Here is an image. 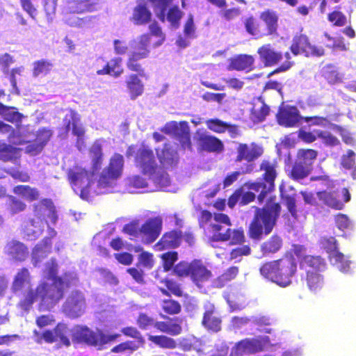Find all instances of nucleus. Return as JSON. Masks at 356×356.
I'll return each mask as SVG.
<instances>
[{
    "label": "nucleus",
    "instance_id": "obj_16",
    "mask_svg": "<svg viewBox=\"0 0 356 356\" xmlns=\"http://www.w3.org/2000/svg\"><path fill=\"white\" fill-rule=\"evenodd\" d=\"M87 304L83 293L79 291H72L64 302L62 311L70 318H77L84 314Z\"/></svg>",
    "mask_w": 356,
    "mask_h": 356
},
{
    "label": "nucleus",
    "instance_id": "obj_49",
    "mask_svg": "<svg viewBox=\"0 0 356 356\" xmlns=\"http://www.w3.org/2000/svg\"><path fill=\"white\" fill-rule=\"evenodd\" d=\"M15 194L22 195L23 197L30 201L36 200L39 197V192L35 188H32L29 186H17L14 188Z\"/></svg>",
    "mask_w": 356,
    "mask_h": 356
},
{
    "label": "nucleus",
    "instance_id": "obj_7",
    "mask_svg": "<svg viewBox=\"0 0 356 356\" xmlns=\"http://www.w3.org/2000/svg\"><path fill=\"white\" fill-rule=\"evenodd\" d=\"M102 0H66L62 9L63 20L65 24L81 28V17L75 14L92 13L101 7Z\"/></svg>",
    "mask_w": 356,
    "mask_h": 356
},
{
    "label": "nucleus",
    "instance_id": "obj_62",
    "mask_svg": "<svg viewBox=\"0 0 356 356\" xmlns=\"http://www.w3.org/2000/svg\"><path fill=\"white\" fill-rule=\"evenodd\" d=\"M252 250L249 245H241L239 247L232 249L229 252L230 259H238L243 256H248L251 254Z\"/></svg>",
    "mask_w": 356,
    "mask_h": 356
},
{
    "label": "nucleus",
    "instance_id": "obj_57",
    "mask_svg": "<svg viewBox=\"0 0 356 356\" xmlns=\"http://www.w3.org/2000/svg\"><path fill=\"white\" fill-rule=\"evenodd\" d=\"M206 125L207 129L216 133H224L225 132V126L226 122L222 121L218 118H211L206 121Z\"/></svg>",
    "mask_w": 356,
    "mask_h": 356
},
{
    "label": "nucleus",
    "instance_id": "obj_13",
    "mask_svg": "<svg viewBox=\"0 0 356 356\" xmlns=\"http://www.w3.org/2000/svg\"><path fill=\"white\" fill-rule=\"evenodd\" d=\"M162 228V220L159 217L149 219L139 229L136 223H131L124 227V232L130 236H136L143 234L144 242L153 243L159 236Z\"/></svg>",
    "mask_w": 356,
    "mask_h": 356
},
{
    "label": "nucleus",
    "instance_id": "obj_29",
    "mask_svg": "<svg viewBox=\"0 0 356 356\" xmlns=\"http://www.w3.org/2000/svg\"><path fill=\"white\" fill-rule=\"evenodd\" d=\"M157 156L159 161L163 165L168 168L177 163V147H173L170 145H165L164 148L160 152L156 149Z\"/></svg>",
    "mask_w": 356,
    "mask_h": 356
},
{
    "label": "nucleus",
    "instance_id": "obj_39",
    "mask_svg": "<svg viewBox=\"0 0 356 356\" xmlns=\"http://www.w3.org/2000/svg\"><path fill=\"white\" fill-rule=\"evenodd\" d=\"M322 76L332 85L340 83L343 79V75L338 71L337 67L330 64L323 67Z\"/></svg>",
    "mask_w": 356,
    "mask_h": 356
},
{
    "label": "nucleus",
    "instance_id": "obj_21",
    "mask_svg": "<svg viewBox=\"0 0 356 356\" xmlns=\"http://www.w3.org/2000/svg\"><path fill=\"white\" fill-rule=\"evenodd\" d=\"M34 216L44 220L46 224L50 222L54 225L58 220L55 207L49 199H44L34 205Z\"/></svg>",
    "mask_w": 356,
    "mask_h": 356
},
{
    "label": "nucleus",
    "instance_id": "obj_56",
    "mask_svg": "<svg viewBox=\"0 0 356 356\" xmlns=\"http://www.w3.org/2000/svg\"><path fill=\"white\" fill-rule=\"evenodd\" d=\"M318 138L322 139L324 144L330 146H336L340 143L338 138L329 131L316 130Z\"/></svg>",
    "mask_w": 356,
    "mask_h": 356
},
{
    "label": "nucleus",
    "instance_id": "obj_54",
    "mask_svg": "<svg viewBox=\"0 0 356 356\" xmlns=\"http://www.w3.org/2000/svg\"><path fill=\"white\" fill-rule=\"evenodd\" d=\"M200 227L204 228L211 232L208 227L211 224L215 222L214 214L212 215L211 212L208 210H202L200 213L198 218Z\"/></svg>",
    "mask_w": 356,
    "mask_h": 356
},
{
    "label": "nucleus",
    "instance_id": "obj_5",
    "mask_svg": "<svg viewBox=\"0 0 356 356\" xmlns=\"http://www.w3.org/2000/svg\"><path fill=\"white\" fill-rule=\"evenodd\" d=\"M68 179L76 194L83 200H88L92 194H102L97 186V177L94 172L86 170L84 168L76 165L70 168L67 172Z\"/></svg>",
    "mask_w": 356,
    "mask_h": 356
},
{
    "label": "nucleus",
    "instance_id": "obj_38",
    "mask_svg": "<svg viewBox=\"0 0 356 356\" xmlns=\"http://www.w3.org/2000/svg\"><path fill=\"white\" fill-rule=\"evenodd\" d=\"M330 261L343 273H347L350 270L351 261L339 250L330 255Z\"/></svg>",
    "mask_w": 356,
    "mask_h": 356
},
{
    "label": "nucleus",
    "instance_id": "obj_20",
    "mask_svg": "<svg viewBox=\"0 0 356 356\" xmlns=\"http://www.w3.org/2000/svg\"><path fill=\"white\" fill-rule=\"evenodd\" d=\"M204 308L202 325L206 330L218 333L222 329V319L217 309L212 303L206 304Z\"/></svg>",
    "mask_w": 356,
    "mask_h": 356
},
{
    "label": "nucleus",
    "instance_id": "obj_26",
    "mask_svg": "<svg viewBox=\"0 0 356 356\" xmlns=\"http://www.w3.org/2000/svg\"><path fill=\"white\" fill-rule=\"evenodd\" d=\"M4 252L15 261H23L28 256L26 247L21 242L13 240L9 241L4 248Z\"/></svg>",
    "mask_w": 356,
    "mask_h": 356
},
{
    "label": "nucleus",
    "instance_id": "obj_10",
    "mask_svg": "<svg viewBox=\"0 0 356 356\" xmlns=\"http://www.w3.org/2000/svg\"><path fill=\"white\" fill-rule=\"evenodd\" d=\"M152 37L149 35H143L129 42L131 51L127 61V67L131 71L139 73L143 72V69L138 60L146 58L149 54V46Z\"/></svg>",
    "mask_w": 356,
    "mask_h": 356
},
{
    "label": "nucleus",
    "instance_id": "obj_3",
    "mask_svg": "<svg viewBox=\"0 0 356 356\" xmlns=\"http://www.w3.org/2000/svg\"><path fill=\"white\" fill-rule=\"evenodd\" d=\"M281 205L277 202L267 204L264 208L255 207L252 219L248 229V236L254 241H259L273 231L280 216Z\"/></svg>",
    "mask_w": 356,
    "mask_h": 356
},
{
    "label": "nucleus",
    "instance_id": "obj_19",
    "mask_svg": "<svg viewBox=\"0 0 356 356\" xmlns=\"http://www.w3.org/2000/svg\"><path fill=\"white\" fill-rule=\"evenodd\" d=\"M63 122L65 133H67L70 130V125L71 124H72V134L77 137L76 147L79 151H82L86 147L83 141L85 131L77 118V114L74 111H70L66 114L63 120Z\"/></svg>",
    "mask_w": 356,
    "mask_h": 356
},
{
    "label": "nucleus",
    "instance_id": "obj_45",
    "mask_svg": "<svg viewBox=\"0 0 356 356\" xmlns=\"http://www.w3.org/2000/svg\"><path fill=\"white\" fill-rule=\"evenodd\" d=\"M55 336L57 341H60L66 346L70 345V338H72V328H70L65 323H59L55 328Z\"/></svg>",
    "mask_w": 356,
    "mask_h": 356
},
{
    "label": "nucleus",
    "instance_id": "obj_23",
    "mask_svg": "<svg viewBox=\"0 0 356 356\" xmlns=\"http://www.w3.org/2000/svg\"><path fill=\"white\" fill-rule=\"evenodd\" d=\"M254 58L250 54H240L229 58L227 70L229 71H246L253 70Z\"/></svg>",
    "mask_w": 356,
    "mask_h": 356
},
{
    "label": "nucleus",
    "instance_id": "obj_18",
    "mask_svg": "<svg viewBox=\"0 0 356 356\" xmlns=\"http://www.w3.org/2000/svg\"><path fill=\"white\" fill-rule=\"evenodd\" d=\"M278 124L284 127H294L302 119L300 111L296 106L285 105L280 106L275 115Z\"/></svg>",
    "mask_w": 356,
    "mask_h": 356
},
{
    "label": "nucleus",
    "instance_id": "obj_17",
    "mask_svg": "<svg viewBox=\"0 0 356 356\" xmlns=\"http://www.w3.org/2000/svg\"><path fill=\"white\" fill-rule=\"evenodd\" d=\"M157 17L162 22L165 20L173 26L178 25V7H170L172 0H149Z\"/></svg>",
    "mask_w": 356,
    "mask_h": 356
},
{
    "label": "nucleus",
    "instance_id": "obj_4",
    "mask_svg": "<svg viewBox=\"0 0 356 356\" xmlns=\"http://www.w3.org/2000/svg\"><path fill=\"white\" fill-rule=\"evenodd\" d=\"M136 165L149 177L156 188H163L170 183L168 175L158 164L152 149L144 145L137 151L135 156Z\"/></svg>",
    "mask_w": 356,
    "mask_h": 356
},
{
    "label": "nucleus",
    "instance_id": "obj_2",
    "mask_svg": "<svg viewBox=\"0 0 356 356\" xmlns=\"http://www.w3.org/2000/svg\"><path fill=\"white\" fill-rule=\"evenodd\" d=\"M297 269L298 264L294 255L288 253L276 260L262 264L259 268V273L270 282L281 287H286L292 283Z\"/></svg>",
    "mask_w": 356,
    "mask_h": 356
},
{
    "label": "nucleus",
    "instance_id": "obj_47",
    "mask_svg": "<svg viewBox=\"0 0 356 356\" xmlns=\"http://www.w3.org/2000/svg\"><path fill=\"white\" fill-rule=\"evenodd\" d=\"M319 244L328 254L330 259V255L334 254L339 250L338 243L334 236H323L319 240Z\"/></svg>",
    "mask_w": 356,
    "mask_h": 356
},
{
    "label": "nucleus",
    "instance_id": "obj_35",
    "mask_svg": "<svg viewBox=\"0 0 356 356\" xmlns=\"http://www.w3.org/2000/svg\"><path fill=\"white\" fill-rule=\"evenodd\" d=\"M270 111V106L261 100L259 104H253L250 111V118L253 122H264Z\"/></svg>",
    "mask_w": 356,
    "mask_h": 356
},
{
    "label": "nucleus",
    "instance_id": "obj_33",
    "mask_svg": "<svg viewBox=\"0 0 356 356\" xmlns=\"http://www.w3.org/2000/svg\"><path fill=\"white\" fill-rule=\"evenodd\" d=\"M45 225L44 220L35 217L25 226L24 232L31 240L35 239L42 234Z\"/></svg>",
    "mask_w": 356,
    "mask_h": 356
},
{
    "label": "nucleus",
    "instance_id": "obj_31",
    "mask_svg": "<svg viewBox=\"0 0 356 356\" xmlns=\"http://www.w3.org/2000/svg\"><path fill=\"white\" fill-rule=\"evenodd\" d=\"M283 247V239L277 235H273L264 241L261 245L260 250L264 256L276 254Z\"/></svg>",
    "mask_w": 356,
    "mask_h": 356
},
{
    "label": "nucleus",
    "instance_id": "obj_14",
    "mask_svg": "<svg viewBox=\"0 0 356 356\" xmlns=\"http://www.w3.org/2000/svg\"><path fill=\"white\" fill-rule=\"evenodd\" d=\"M179 277H190L193 282L198 284L209 280L212 273L200 259H194L191 262H179Z\"/></svg>",
    "mask_w": 356,
    "mask_h": 356
},
{
    "label": "nucleus",
    "instance_id": "obj_55",
    "mask_svg": "<svg viewBox=\"0 0 356 356\" xmlns=\"http://www.w3.org/2000/svg\"><path fill=\"white\" fill-rule=\"evenodd\" d=\"M327 19L335 26H343L347 24V17L341 11L334 10L330 13Z\"/></svg>",
    "mask_w": 356,
    "mask_h": 356
},
{
    "label": "nucleus",
    "instance_id": "obj_60",
    "mask_svg": "<svg viewBox=\"0 0 356 356\" xmlns=\"http://www.w3.org/2000/svg\"><path fill=\"white\" fill-rule=\"evenodd\" d=\"M122 61V59L121 58L117 57L111 59L107 63L108 67L112 73V76L118 77L122 73L123 69L121 66Z\"/></svg>",
    "mask_w": 356,
    "mask_h": 356
},
{
    "label": "nucleus",
    "instance_id": "obj_40",
    "mask_svg": "<svg viewBox=\"0 0 356 356\" xmlns=\"http://www.w3.org/2000/svg\"><path fill=\"white\" fill-rule=\"evenodd\" d=\"M127 85L132 99H136L143 94L144 86L137 75H130L127 81Z\"/></svg>",
    "mask_w": 356,
    "mask_h": 356
},
{
    "label": "nucleus",
    "instance_id": "obj_12",
    "mask_svg": "<svg viewBox=\"0 0 356 356\" xmlns=\"http://www.w3.org/2000/svg\"><path fill=\"white\" fill-rule=\"evenodd\" d=\"M289 49L295 56L302 54L307 58L323 57L325 53L323 46L312 44L308 35L302 33L294 35Z\"/></svg>",
    "mask_w": 356,
    "mask_h": 356
},
{
    "label": "nucleus",
    "instance_id": "obj_36",
    "mask_svg": "<svg viewBox=\"0 0 356 356\" xmlns=\"http://www.w3.org/2000/svg\"><path fill=\"white\" fill-rule=\"evenodd\" d=\"M178 245V232L177 231H172L169 233H166L154 245L156 250L161 251L164 249L175 248Z\"/></svg>",
    "mask_w": 356,
    "mask_h": 356
},
{
    "label": "nucleus",
    "instance_id": "obj_22",
    "mask_svg": "<svg viewBox=\"0 0 356 356\" xmlns=\"http://www.w3.org/2000/svg\"><path fill=\"white\" fill-rule=\"evenodd\" d=\"M237 155L235 162H241L245 160L246 162H253L254 160L259 158L263 154V149L259 145L252 143L248 145L246 143H240L236 148Z\"/></svg>",
    "mask_w": 356,
    "mask_h": 356
},
{
    "label": "nucleus",
    "instance_id": "obj_42",
    "mask_svg": "<svg viewBox=\"0 0 356 356\" xmlns=\"http://www.w3.org/2000/svg\"><path fill=\"white\" fill-rule=\"evenodd\" d=\"M318 156V152L312 149H300L297 152V159L300 162L312 170V164Z\"/></svg>",
    "mask_w": 356,
    "mask_h": 356
},
{
    "label": "nucleus",
    "instance_id": "obj_48",
    "mask_svg": "<svg viewBox=\"0 0 356 356\" xmlns=\"http://www.w3.org/2000/svg\"><path fill=\"white\" fill-rule=\"evenodd\" d=\"M163 260V268L165 271L171 270L174 275L178 274V265H175L177 260V253L176 252H169L162 255Z\"/></svg>",
    "mask_w": 356,
    "mask_h": 356
},
{
    "label": "nucleus",
    "instance_id": "obj_37",
    "mask_svg": "<svg viewBox=\"0 0 356 356\" xmlns=\"http://www.w3.org/2000/svg\"><path fill=\"white\" fill-rule=\"evenodd\" d=\"M152 14L145 4L140 3L135 7L132 20L135 24H144L150 21Z\"/></svg>",
    "mask_w": 356,
    "mask_h": 356
},
{
    "label": "nucleus",
    "instance_id": "obj_63",
    "mask_svg": "<svg viewBox=\"0 0 356 356\" xmlns=\"http://www.w3.org/2000/svg\"><path fill=\"white\" fill-rule=\"evenodd\" d=\"M302 120H304L306 123H309V125L325 126L330 122V116H306L302 117Z\"/></svg>",
    "mask_w": 356,
    "mask_h": 356
},
{
    "label": "nucleus",
    "instance_id": "obj_51",
    "mask_svg": "<svg viewBox=\"0 0 356 356\" xmlns=\"http://www.w3.org/2000/svg\"><path fill=\"white\" fill-rule=\"evenodd\" d=\"M239 272V268L236 266L229 267L228 269L225 270L221 275L217 277L218 285L220 287H223V286L233 280V279L236 278Z\"/></svg>",
    "mask_w": 356,
    "mask_h": 356
},
{
    "label": "nucleus",
    "instance_id": "obj_34",
    "mask_svg": "<svg viewBox=\"0 0 356 356\" xmlns=\"http://www.w3.org/2000/svg\"><path fill=\"white\" fill-rule=\"evenodd\" d=\"M51 243L49 239L45 238L42 243L38 244L33 250L32 263L34 266H38L42 259L50 252Z\"/></svg>",
    "mask_w": 356,
    "mask_h": 356
},
{
    "label": "nucleus",
    "instance_id": "obj_11",
    "mask_svg": "<svg viewBox=\"0 0 356 356\" xmlns=\"http://www.w3.org/2000/svg\"><path fill=\"white\" fill-rule=\"evenodd\" d=\"M117 335L105 334L97 330L92 331L85 325H76L72 327V339L79 342H83L95 347H102L111 341H114Z\"/></svg>",
    "mask_w": 356,
    "mask_h": 356
},
{
    "label": "nucleus",
    "instance_id": "obj_25",
    "mask_svg": "<svg viewBox=\"0 0 356 356\" xmlns=\"http://www.w3.org/2000/svg\"><path fill=\"white\" fill-rule=\"evenodd\" d=\"M300 268L306 271V274L316 273L325 270L326 263L320 256L306 255L301 260Z\"/></svg>",
    "mask_w": 356,
    "mask_h": 356
},
{
    "label": "nucleus",
    "instance_id": "obj_24",
    "mask_svg": "<svg viewBox=\"0 0 356 356\" xmlns=\"http://www.w3.org/2000/svg\"><path fill=\"white\" fill-rule=\"evenodd\" d=\"M277 163L275 160L264 159L259 165V170L264 171L263 182L269 189H275L277 177Z\"/></svg>",
    "mask_w": 356,
    "mask_h": 356
},
{
    "label": "nucleus",
    "instance_id": "obj_28",
    "mask_svg": "<svg viewBox=\"0 0 356 356\" xmlns=\"http://www.w3.org/2000/svg\"><path fill=\"white\" fill-rule=\"evenodd\" d=\"M236 348L238 354H254L262 351L264 345L260 340L252 338L238 342Z\"/></svg>",
    "mask_w": 356,
    "mask_h": 356
},
{
    "label": "nucleus",
    "instance_id": "obj_43",
    "mask_svg": "<svg viewBox=\"0 0 356 356\" xmlns=\"http://www.w3.org/2000/svg\"><path fill=\"white\" fill-rule=\"evenodd\" d=\"M19 156V149L0 141V159L4 161H12L15 163Z\"/></svg>",
    "mask_w": 356,
    "mask_h": 356
},
{
    "label": "nucleus",
    "instance_id": "obj_58",
    "mask_svg": "<svg viewBox=\"0 0 356 356\" xmlns=\"http://www.w3.org/2000/svg\"><path fill=\"white\" fill-rule=\"evenodd\" d=\"M355 153L352 149H348L346 154L341 158V165L346 170L353 169L355 164Z\"/></svg>",
    "mask_w": 356,
    "mask_h": 356
},
{
    "label": "nucleus",
    "instance_id": "obj_1",
    "mask_svg": "<svg viewBox=\"0 0 356 356\" xmlns=\"http://www.w3.org/2000/svg\"><path fill=\"white\" fill-rule=\"evenodd\" d=\"M57 264L51 259L45 264L44 273L47 277L35 290L32 289V279L26 268L18 269L13 277L11 291L16 295H22L19 305L27 311L38 299L40 300V309L50 310L63 297L65 289L75 284L76 275L74 273H66L62 277H56Z\"/></svg>",
    "mask_w": 356,
    "mask_h": 356
},
{
    "label": "nucleus",
    "instance_id": "obj_64",
    "mask_svg": "<svg viewBox=\"0 0 356 356\" xmlns=\"http://www.w3.org/2000/svg\"><path fill=\"white\" fill-rule=\"evenodd\" d=\"M138 348V345L136 342L128 341L113 347L111 351L113 353H124L126 351L133 352L136 350Z\"/></svg>",
    "mask_w": 356,
    "mask_h": 356
},
{
    "label": "nucleus",
    "instance_id": "obj_50",
    "mask_svg": "<svg viewBox=\"0 0 356 356\" xmlns=\"http://www.w3.org/2000/svg\"><path fill=\"white\" fill-rule=\"evenodd\" d=\"M90 156L92 158L93 168L97 170L102 161V145L100 141H96L90 148Z\"/></svg>",
    "mask_w": 356,
    "mask_h": 356
},
{
    "label": "nucleus",
    "instance_id": "obj_27",
    "mask_svg": "<svg viewBox=\"0 0 356 356\" xmlns=\"http://www.w3.org/2000/svg\"><path fill=\"white\" fill-rule=\"evenodd\" d=\"M201 149L209 152H220L224 149L223 143L218 137L201 134L198 137Z\"/></svg>",
    "mask_w": 356,
    "mask_h": 356
},
{
    "label": "nucleus",
    "instance_id": "obj_61",
    "mask_svg": "<svg viewBox=\"0 0 356 356\" xmlns=\"http://www.w3.org/2000/svg\"><path fill=\"white\" fill-rule=\"evenodd\" d=\"M51 63L46 60H40L34 63L33 74L37 76L40 74H46L51 69Z\"/></svg>",
    "mask_w": 356,
    "mask_h": 356
},
{
    "label": "nucleus",
    "instance_id": "obj_52",
    "mask_svg": "<svg viewBox=\"0 0 356 356\" xmlns=\"http://www.w3.org/2000/svg\"><path fill=\"white\" fill-rule=\"evenodd\" d=\"M154 327L172 335L178 334V325L177 324V321L171 319L167 322L155 321Z\"/></svg>",
    "mask_w": 356,
    "mask_h": 356
},
{
    "label": "nucleus",
    "instance_id": "obj_41",
    "mask_svg": "<svg viewBox=\"0 0 356 356\" xmlns=\"http://www.w3.org/2000/svg\"><path fill=\"white\" fill-rule=\"evenodd\" d=\"M310 172V170L297 159L288 176L295 181H299V180L306 178Z\"/></svg>",
    "mask_w": 356,
    "mask_h": 356
},
{
    "label": "nucleus",
    "instance_id": "obj_9",
    "mask_svg": "<svg viewBox=\"0 0 356 356\" xmlns=\"http://www.w3.org/2000/svg\"><path fill=\"white\" fill-rule=\"evenodd\" d=\"M259 57L266 67L274 66L279 63L283 57L286 58L284 63L277 67L275 70L268 74V77L272 74L286 72L292 67L293 61L289 51L282 54V51H276L272 44H264L258 48Z\"/></svg>",
    "mask_w": 356,
    "mask_h": 356
},
{
    "label": "nucleus",
    "instance_id": "obj_32",
    "mask_svg": "<svg viewBox=\"0 0 356 356\" xmlns=\"http://www.w3.org/2000/svg\"><path fill=\"white\" fill-rule=\"evenodd\" d=\"M243 23L246 33L253 38H259L265 35V31L262 25L254 17L249 16L246 17L244 19Z\"/></svg>",
    "mask_w": 356,
    "mask_h": 356
},
{
    "label": "nucleus",
    "instance_id": "obj_30",
    "mask_svg": "<svg viewBox=\"0 0 356 356\" xmlns=\"http://www.w3.org/2000/svg\"><path fill=\"white\" fill-rule=\"evenodd\" d=\"M259 18L266 24L265 35H272L276 33L278 26V17L276 12L268 8L260 13Z\"/></svg>",
    "mask_w": 356,
    "mask_h": 356
},
{
    "label": "nucleus",
    "instance_id": "obj_53",
    "mask_svg": "<svg viewBox=\"0 0 356 356\" xmlns=\"http://www.w3.org/2000/svg\"><path fill=\"white\" fill-rule=\"evenodd\" d=\"M148 339L162 348H172L176 346L175 341L165 336L149 335Z\"/></svg>",
    "mask_w": 356,
    "mask_h": 356
},
{
    "label": "nucleus",
    "instance_id": "obj_8",
    "mask_svg": "<svg viewBox=\"0 0 356 356\" xmlns=\"http://www.w3.org/2000/svg\"><path fill=\"white\" fill-rule=\"evenodd\" d=\"M124 163V157L120 154H115L111 157L108 166L98 176L97 186L100 189L99 192L107 193L113 191L122 175Z\"/></svg>",
    "mask_w": 356,
    "mask_h": 356
},
{
    "label": "nucleus",
    "instance_id": "obj_15",
    "mask_svg": "<svg viewBox=\"0 0 356 356\" xmlns=\"http://www.w3.org/2000/svg\"><path fill=\"white\" fill-rule=\"evenodd\" d=\"M317 197L323 204L335 210H341L345 204L350 202L351 195L347 188H343L341 191L323 190L317 191Z\"/></svg>",
    "mask_w": 356,
    "mask_h": 356
},
{
    "label": "nucleus",
    "instance_id": "obj_6",
    "mask_svg": "<svg viewBox=\"0 0 356 356\" xmlns=\"http://www.w3.org/2000/svg\"><path fill=\"white\" fill-rule=\"evenodd\" d=\"M215 222L211 224L208 229L211 232V238L213 241H230L232 245L242 244L245 241V236L242 228L232 229L227 228L223 229V224L230 226L232 222L230 218L224 213H214Z\"/></svg>",
    "mask_w": 356,
    "mask_h": 356
},
{
    "label": "nucleus",
    "instance_id": "obj_59",
    "mask_svg": "<svg viewBox=\"0 0 356 356\" xmlns=\"http://www.w3.org/2000/svg\"><path fill=\"white\" fill-rule=\"evenodd\" d=\"M1 115L3 118L11 122H18L21 120L22 115L14 108L5 106Z\"/></svg>",
    "mask_w": 356,
    "mask_h": 356
},
{
    "label": "nucleus",
    "instance_id": "obj_44",
    "mask_svg": "<svg viewBox=\"0 0 356 356\" xmlns=\"http://www.w3.org/2000/svg\"><path fill=\"white\" fill-rule=\"evenodd\" d=\"M180 347L184 350L200 351L202 347V341L194 335H188L182 337L179 342Z\"/></svg>",
    "mask_w": 356,
    "mask_h": 356
},
{
    "label": "nucleus",
    "instance_id": "obj_46",
    "mask_svg": "<svg viewBox=\"0 0 356 356\" xmlns=\"http://www.w3.org/2000/svg\"><path fill=\"white\" fill-rule=\"evenodd\" d=\"M321 273L306 274V284L308 288L316 293V291L323 288L324 280L321 274Z\"/></svg>",
    "mask_w": 356,
    "mask_h": 356
}]
</instances>
